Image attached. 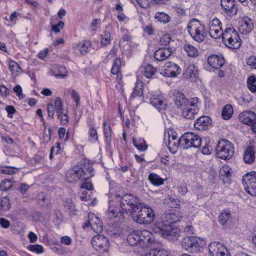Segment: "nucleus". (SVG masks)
<instances>
[{
	"instance_id": "obj_1",
	"label": "nucleus",
	"mask_w": 256,
	"mask_h": 256,
	"mask_svg": "<svg viewBox=\"0 0 256 256\" xmlns=\"http://www.w3.org/2000/svg\"><path fill=\"white\" fill-rule=\"evenodd\" d=\"M94 176L92 164L84 162L74 166L69 170L66 174V178L69 182H74L80 179L87 180Z\"/></svg>"
},
{
	"instance_id": "obj_2",
	"label": "nucleus",
	"mask_w": 256,
	"mask_h": 256,
	"mask_svg": "<svg viewBox=\"0 0 256 256\" xmlns=\"http://www.w3.org/2000/svg\"><path fill=\"white\" fill-rule=\"evenodd\" d=\"M130 216L134 222L140 224H147L154 220L155 214L152 208L144 204H141L136 210H132Z\"/></svg>"
},
{
	"instance_id": "obj_3",
	"label": "nucleus",
	"mask_w": 256,
	"mask_h": 256,
	"mask_svg": "<svg viewBox=\"0 0 256 256\" xmlns=\"http://www.w3.org/2000/svg\"><path fill=\"white\" fill-rule=\"evenodd\" d=\"M188 31L191 37L198 42L204 41L207 35L204 24L196 18L192 19L187 26Z\"/></svg>"
},
{
	"instance_id": "obj_4",
	"label": "nucleus",
	"mask_w": 256,
	"mask_h": 256,
	"mask_svg": "<svg viewBox=\"0 0 256 256\" xmlns=\"http://www.w3.org/2000/svg\"><path fill=\"white\" fill-rule=\"evenodd\" d=\"M222 42L226 46L235 50L239 48L242 44L238 32L233 27H228L224 30Z\"/></svg>"
},
{
	"instance_id": "obj_5",
	"label": "nucleus",
	"mask_w": 256,
	"mask_h": 256,
	"mask_svg": "<svg viewBox=\"0 0 256 256\" xmlns=\"http://www.w3.org/2000/svg\"><path fill=\"white\" fill-rule=\"evenodd\" d=\"M205 244V242L197 236H186L182 238L181 241L182 248L188 252L191 253L200 252Z\"/></svg>"
},
{
	"instance_id": "obj_6",
	"label": "nucleus",
	"mask_w": 256,
	"mask_h": 256,
	"mask_svg": "<svg viewBox=\"0 0 256 256\" xmlns=\"http://www.w3.org/2000/svg\"><path fill=\"white\" fill-rule=\"evenodd\" d=\"M216 152L218 158L224 160H230L234 154V145L230 141L222 139L218 142Z\"/></svg>"
},
{
	"instance_id": "obj_7",
	"label": "nucleus",
	"mask_w": 256,
	"mask_h": 256,
	"mask_svg": "<svg viewBox=\"0 0 256 256\" xmlns=\"http://www.w3.org/2000/svg\"><path fill=\"white\" fill-rule=\"evenodd\" d=\"M202 142L200 136L192 132H188L184 134L178 140L179 146L183 148H198Z\"/></svg>"
},
{
	"instance_id": "obj_8",
	"label": "nucleus",
	"mask_w": 256,
	"mask_h": 256,
	"mask_svg": "<svg viewBox=\"0 0 256 256\" xmlns=\"http://www.w3.org/2000/svg\"><path fill=\"white\" fill-rule=\"evenodd\" d=\"M120 204L122 210L130 216L132 210H136L142 204L132 194H126L120 197Z\"/></svg>"
},
{
	"instance_id": "obj_9",
	"label": "nucleus",
	"mask_w": 256,
	"mask_h": 256,
	"mask_svg": "<svg viewBox=\"0 0 256 256\" xmlns=\"http://www.w3.org/2000/svg\"><path fill=\"white\" fill-rule=\"evenodd\" d=\"M242 184L246 191L252 196L256 194V172H248L243 176Z\"/></svg>"
},
{
	"instance_id": "obj_10",
	"label": "nucleus",
	"mask_w": 256,
	"mask_h": 256,
	"mask_svg": "<svg viewBox=\"0 0 256 256\" xmlns=\"http://www.w3.org/2000/svg\"><path fill=\"white\" fill-rule=\"evenodd\" d=\"M92 244L95 250L100 254L108 250V238L103 235L94 236L92 240Z\"/></svg>"
},
{
	"instance_id": "obj_11",
	"label": "nucleus",
	"mask_w": 256,
	"mask_h": 256,
	"mask_svg": "<svg viewBox=\"0 0 256 256\" xmlns=\"http://www.w3.org/2000/svg\"><path fill=\"white\" fill-rule=\"evenodd\" d=\"M208 252L210 256H230L227 249L219 242H210Z\"/></svg>"
},
{
	"instance_id": "obj_12",
	"label": "nucleus",
	"mask_w": 256,
	"mask_h": 256,
	"mask_svg": "<svg viewBox=\"0 0 256 256\" xmlns=\"http://www.w3.org/2000/svg\"><path fill=\"white\" fill-rule=\"evenodd\" d=\"M181 68L179 66L174 62H166L160 74L166 77L175 78L180 74Z\"/></svg>"
},
{
	"instance_id": "obj_13",
	"label": "nucleus",
	"mask_w": 256,
	"mask_h": 256,
	"mask_svg": "<svg viewBox=\"0 0 256 256\" xmlns=\"http://www.w3.org/2000/svg\"><path fill=\"white\" fill-rule=\"evenodd\" d=\"M239 120L244 124L250 126L252 131L256 133V114L252 111H245L238 116Z\"/></svg>"
},
{
	"instance_id": "obj_14",
	"label": "nucleus",
	"mask_w": 256,
	"mask_h": 256,
	"mask_svg": "<svg viewBox=\"0 0 256 256\" xmlns=\"http://www.w3.org/2000/svg\"><path fill=\"white\" fill-rule=\"evenodd\" d=\"M171 98L178 108L182 109L184 108L189 104V101L184 94L180 91L174 90L172 92Z\"/></svg>"
},
{
	"instance_id": "obj_15",
	"label": "nucleus",
	"mask_w": 256,
	"mask_h": 256,
	"mask_svg": "<svg viewBox=\"0 0 256 256\" xmlns=\"http://www.w3.org/2000/svg\"><path fill=\"white\" fill-rule=\"evenodd\" d=\"M220 4L225 14L232 17L238 12L234 0H220Z\"/></svg>"
},
{
	"instance_id": "obj_16",
	"label": "nucleus",
	"mask_w": 256,
	"mask_h": 256,
	"mask_svg": "<svg viewBox=\"0 0 256 256\" xmlns=\"http://www.w3.org/2000/svg\"><path fill=\"white\" fill-rule=\"evenodd\" d=\"M140 246L148 247L154 241V235L147 230H139Z\"/></svg>"
},
{
	"instance_id": "obj_17",
	"label": "nucleus",
	"mask_w": 256,
	"mask_h": 256,
	"mask_svg": "<svg viewBox=\"0 0 256 256\" xmlns=\"http://www.w3.org/2000/svg\"><path fill=\"white\" fill-rule=\"evenodd\" d=\"M88 224L92 230L96 233L102 231V224L100 218L94 214H89L88 216Z\"/></svg>"
},
{
	"instance_id": "obj_18",
	"label": "nucleus",
	"mask_w": 256,
	"mask_h": 256,
	"mask_svg": "<svg viewBox=\"0 0 256 256\" xmlns=\"http://www.w3.org/2000/svg\"><path fill=\"white\" fill-rule=\"evenodd\" d=\"M108 218L114 222H120L123 217L122 212L118 206H110L106 212Z\"/></svg>"
},
{
	"instance_id": "obj_19",
	"label": "nucleus",
	"mask_w": 256,
	"mask_h": 256,
	"mask_svg": "<svg viewBox=\"0 0 256 256\" xmlns=\"http://www.w3.org/2000/svg\"><path fill=\"white\" fill-rule=\"evenodd\" d=\"M254 28V24L252 20L246 17L242 18L239 26V32L242 34H247L250 32Z\"/></svg>"
},
{
	"instance_id": "obj_20",
	"label": "nucleus",
	"mask_w": 256,
	"mask_h": 256,
	"mask_svg": "<svg viewBox=\"0 0 256 256\" xmlns=\"http://www.w3.org/2000/svg\"><path fill=\"white\" fill-rule=\"evenodd\" d=\"M172 54L171 48H161L157 50L154 53V58L158 61H163L170 57Z\"/></svg>"
},
{
	"instance_id": "obj_21",
	"label": "nucleus",
	"mask_w": 256,
	"mask_h": 256,
	"mask_svg": "<svg viewBox=\"0 0 256 256\" xmlns=\"http://www.w3.org/2000/svg\"><path fill=\"white\" fill-rule=\"evenodd\" d=\"M181 216H179V212L176 211L174 212H168L166 214L163 218L162 226H171V224L180 220Z\"/></svg>"
},
{
	"instance_id": "obj_22",
	"label": "nucleus",
	"mask_w": 256,
	"mask_h": 256,
	"mask_svg": "<svg viewBox=\"0 0 256 256\" xmlns=\"http://www.w3.org/2000/svg\"><path fill=\"white\" fill-rule=\"evenodd\" d=\"M150 104L158 111L165 110L167 102L165 98L161 96H154L150 99Z\"/></svg>"
},
{
	"instance_id": "obj_23",
	"label": "nucleus",
	"mask_w": 256,
	"mask_h": 256,
	"mask_svg": "<svg viewBox=\"0 0 256 256\" xmlns=\"http://www.w3.org/2000/svg\"><path fill=\"white\" fill-rule=\"evenodd\" d=\"M160 230L162 236L168 240H174L177 239L178 236L177 229L172 228L170 226L164 227L162 226L160 228Z\"/></svg>"
},
{
	"instance_id": "obj_24",
	"label": "nucleus",
	"mask_w": 256,
	"mask_h": 256,
	"mask_svg": "<svg viewBox=\"0 0 256 256\" xmlns=\"http://www.w3.org/2000/svg\"><path fill=\"white\" fill-rule=\"evenodd\" d=\"M208 62L212 68L218 70L223 66L224 60L222 56L212 54L208 58Z\"/></svg>"
},
{
	"instance_id": "obj_25",
	"label": "nucleus",
	"mask_w": 256,
	"mask_h": 256,
	"mask_svg": "<svg viewBox=\"0 0 256 256\" xmlns=\"http://www.w3.org/2000/svg\"><path fill=\"white\" fill-rule=\"evenodd\" d=\"M172 133V136H170V133L168 132V144H167V142H166V135L164 136V142L166 144V146L168 148L169 150L172 154L175 153L176 152L177 148L178 146V142H176V136L174 135L172 132L170 131Z\"/></svg>"
},
{
	"instance_id": "obj_26",
	"label": "nucleus",
	"mask_w": 256,
	"mask_h": 256,
	"mask_svg": "<svg viewBox=\"0 0 256 256\" xmlns=\"http://www.w3.org/2000/svg\"><path fill=\"white\" fill-rule=\"evenodd\" d=\"M211 124V119L208 116H202L198 118L194 124V127L196 129L202 130L204 127L208 126Z\"/></svg>"
},
{
	"instance_id": "obj_27",
	"label": "nucleus",
	"mask_w": 256,
	"mask_h": 256,
	"mask_svg": "<svg viewBox=\"0 0 256 256\" xmlns=\"http://www.w3.org/2000/svg\"><path fill=\"white\" fill-rule=\"evenodd\" d=\"M184 75L185 78L196 81L198 78V72L194 64H190L186 68Z\"/></svg>"
},
{
	"instance_id": "obj_28",
	"label": "nucleus",
	"mask_w": 256,
	"mask_h": 256,
	"mask_svg": "<svg viewBox=\"0 0 256 256\" xmlns=\"http://www.w3.org/2000/svg\"><path fill=\"white\" fill-rule=\"evenodd\" d=\"M181 110H182V116L184 118L190 120L194 118L195 116L197 114L198 111L197 108H191L188 106V105Z\"/></svg>"
},
{
	"instance_id": "obj_29",
	"label": "nucleus",
	"mask_w": 256,
	"mask_h": 256,
	"mask_svg": "<svg viewBox=\"0 0 256 256\" xmlns=\"http://www.w3.org/2000/svg\"><path fill=\"white\" fill-rule=\"evenodd\" d=\"M92 44L90 41L86 40L78 44L76 48L82 54L85 55L90 52Z\"/></svg>"
},
{
	"instance_id": "obj_30",
	"label": "nucleus",
	"mask_w": 256,
	"mask_h": 256,
	"mask_svg": "<svg viewBox=\"0 0 256 256\" xmlns=\"http://www.w3.org/2000/svg\"><path fill=\"white\" fill-rule=\"evenodd\" d=\"M243 159L244 162L248 164H252L254 162L255 157L253 148L252 146L248 147L244 152Z\"/></svg>"
},
{
	"instance_id": "obj_31",
	"label": "nucleus",
	"mask_w": 256,
	"mask_h": 256,
	"mask_svg": "<svg viewBox=\"0 0 256 256\" xmlns=\"http://www.w3.org/2000/svg\"><path fill=\"white\" fill-rule=\"evenodd\" d=\"M139 230H134L130 233L128 236V242L131 246H140V241L139 238Z\"/></svg>"
},
{
	"instance_id": "obj_32",
	"label": "nucleus",
	"mask_w": 256,
	"mask_h": 256,
	"mask_svg": "<svg viewBox=\"0 0 256 256\" xmlns=\"http://www.w3.org/2000/svg\"><path fill=\"white\" fill-rule=\"evenodd\" d=\"M53 76L58 78H62L66 76V69L64 67L60 66H55L51 70Z\"/></svg>"
},
{
	"instance_id": "obj_33",
	"label": "nucleus",
	"mask_w": 256,
	"mask_h": 256,
	"mask_svg": "<svg viewBox=\"0 0 256 256\" xmlns=\"http://www.w3.org/2000/svg\"><path fill=\"white\" fill-rule=\"evenodd\" d=\"M184 48L190 57L196 58L198 55V49L190 44H185L184 45Z\"/></svg>"
},
{
	"instance_id": "obj_34",
	"label": "nucleus",
	"mask_w": 256,
	"mask_h": 256,
	"mask_svg": "<svg viewBox=\"0 0 256 256\" xmlns=\"http://www.w3.org/2000/svg\"><path fill=\"white\" fill-rule=\"evenodd\" d=\"M110 28L111 26L110 25L106 26L104 34L101 36V44L102 46H106L110 43L111 36L110 32L109 30V29Z\"/></svg>"
},
{
	"instance_id": "obj_35",
	"label": "nucleus",
	"mask_w": 256,
	"mask_h": 256,
	"mask_svg": "<svg viewBox=\"0 0 256 256\" xmlns=\"http://www.w3.org/2000/svg\"><path fill=\"white\" fill-rule=\"evenodd\" d=\"M121 68V61L120 58H116L113 62L111 72L114 75H117V78L120 79L122 74H120Z\"/></svg>"
},
{
	"instance_id": "obj_36",
	"label": "nucleus",
	"mask_w": 256,
	"mask_h": 256,
	"mask_svg": "<svg viewBox=\"0 0 256 256\" xmlns=\"http://www.w3.org/2000/svg\"><path fill=\"white\" fill-rule=\"evenodd\" d=\"M231 218V214L229 210H223L218 216V222L220 224L224 226Z\"/></svg>"
},
{
	"instance_id": "obj_37",
	"label": "nucleus",
	"mask_w": 256,
	"mask_h": 256,
	"mask_svg": "<svg viewBox=\"0 0 256 256\" xmlns=\"http://www.w3.org/2000/svg\"><path fill=\"white\" fill-rule=\"evenodd\" d=\"M209 34L210 36L215 39L222 38L224 35L222 27L214 28L212 27L209 28Z\"/></svg>"
},
{
	"instance_id": "obj_38",
	"label": "nucleus",
	"mask_w": 256,
	"mask_h": 256,
	"mask_svg": "<svg viewBox=\"0 0 256 256\" xmlns=\"http://www.w3.org/2000/svg\"><path fill=\"white\" fill-rule=\"evenodd\" d=\"M143 83L140 80H138L136 83L134 91L131 94L130 98L136 96H141L143 94L142 90Z\"/></svg>"
},
{
	"instance_id": "obj_39",
	"label": "nucleus",
	"mask_w": 256,
	"mask_h": 256,
	"mask_svg": "<svg viewBox=\"0 0 256 256\" xmlns=\"http://www.w3.org/2000/svg\"><path fill=\"white\" fill-rule=\"evenodd\" d=\"M148 179L154 186H159L164 184V180L158 175L154 173L150 174L148 176Z\"/></svg>"
},
{
	"instance_id": "obj_40",
	"label": "nucleus",
	"mask_w": 256,
	"mask_h": 256,
	"mask_svg": "<svg viewBox=\"0 0 256 256\" xmlns=\"http://www.w3.org/2000/svg\"><path fill=\"white\" fill-rule=\"evenodd\" d=\"M132 142L134 146L139 150L145 151L148 148L146 141L143 138H140L136 140V138H133Z\"/></svg>"
},
{
	"instance_id": "obj_41",
	"label": "nucleus",
	"mask_w": 256,
	"mask_h": 256,
	"mask_svg": "<svg viewBox=\"0 0 256 256\" xmlns=\"http://www.w3.org/2000/svg\"><path fill=\"white\" fill-rule=\"evenodd\" d=\"M142 68L144 76L148 78H151L156 72V68L151 64H147Z\"/></svg>"
},
{
	"instance_id": "obj_42",
	"label": "nucleus",
	"mask_w": 256,
	"mask_h": 256,
	"mask_svg": "<svg viewBox=\"0 0 256 256\" xmlns=\"http://www.w3.org/2000/svg\"><path fill=\"white\" fill-rule=\"evenodd\" d=\"M233 114V108L231 104H226L222 110V116L224 120L230 119Z\"/></svg>"
},
{
	"instance_id": "obj_43",
	"label": "nucleus",
	"mask_w": 256,
	"mask_h": 256,
	"mask_svg": "<svg viewBox=\"0 0 256 256\" xmlns=\"http://www.w3.org/2000/svg\"><path fill=\"white\" fill-rule=\"evenodd\" d=\"M248 90L252 92H256V77L254 76H250L246 81Z\"/></svg>"
},
{
	"instance_id": "obj_44",
	"label": "nucleus",
	"mask_w": 256,
	"mask_h": 256,
	"mask_svg": "<svg viewBox=\"0 0 256 256\" xmlns=\"http://www.w3.org/2000/svg\"><path fill=\"white\" fill-rule=\"evenodd\" d=\"M154 18L158 21L164 24L167 23L170 20V16L168 15L163 12H156Z\"/></svg>"
},
{
	"instance_id": "obj_45",
	"label": "nucleus",
	"mask_w": 256,
	"mask_h": 256,
	"mask_svg": "<svg viewBox=\"0 0 256 256\" xmlns=\"http://www.w3.org/2000/svg\"><path fill=\"white\" fill-rule=\"evenodd\" d=\"M10 208V202L8 196L2 198L0 202V210L7 211Z\"/></svg>"
},
{
	"instance_id": "obj_46",
	"label": "nucleus",
	"mask_w": 256,
	"mask_h": 256,
	"mask_svg": "<svg viewBox=\"0 0 256 256\" xmlns=\"http://www.w3.org/2000/svg\"><path fill=\"white\" fill-rule=\"evenodd\" d=\"M103 126L104 129V134L105 138H106V142L108 143H110L112 138V132L110 126L108 124H107L106 122H104Z\"/></svg>"
},
{
	"instance_id": "obj_47",
	"label": "nucleus",
	"mask_w": 256,
	"mask_h": 256,
	"mask_svg": "<svg viewBox=\"0 0 256 256\" xmlns=\"http://www.w3.org/2000/svg\"><path fill=\"white\" fill-rule=\"evenodd\" d=\"M62 105L60 98L57 97L55 100L54 108H56V114L58 116H60L62 114L63 111Z\"/></svg>"
},
{
	"instance_id": "obj_48",
	"label": "nucleus",
	"mask_w": 256,
	"mask_h": 256,
	"mask_svg": "<svg viewBox=\"0 0 256 256\" xmlns=\"http://www.w3.org/2000/svg\"><path fill=\"white\" fill-rule=\"evenodd\" d=\"M146 256H168L167 252L163 250H152Z\"/></svg>"
},
{
	"instance_id": "obj_49",
	"label": "nucleus",
	"mask_w": 256,
	"mask_h": 256,
	"mask_svg": "<svg viewBox=\"0 0 256 256\" xmlns=\"http://www.w3.org/2000/svg\"><path fill=\"white\" fill-rule=\"evenodd\" d=\"M170 40L171 38L169 34H164L160 38V44L162 46H167L169 45Z\"/></svg>"
},
{
	"instance_id": "obj_50",
	"label": "nucleus",
	"mask_w": 256,
	"mask_h": 256,
	"mask_svg": "<svg viewBox=\"0 0 256 256\" xmlns=\"http://www.w3.org/2000/svg\"><path fill=\"white\" fill-rule=\"evenodd\" d=\"M8 67L12 74L18 72V70L20 68L19 65L14 60H11L9 62Z\"/></svg>"
},
{
	"instance_id": "obj_51",
	"label": "nucleus",
	"mask_w": 256,
	"mask_h": 256,
	"mask_svg": "<svg viewBox=\"0 0 256 256\" xmlns=\"http://www.w3.org/2000/svg\"><path fill=\"white\" fill-rule=\"evenodd\" d=\"M28 250L37 254H41L44 252V248L41 245L32 244L28 247Z\"/></svg>"
},
{
	"instance_id": "obj_52",
	"label": "nucleus",
	"mask_w": 256,
	"mask_h": 256,
	"mask_svg": "<svg viewBox=\"0 0 256 256\" xmlns=\"http://www.w3.org/2000/svg\"><path fill=\"white\" fill-rule=\"evenodd\" d=\"M12 186V182L6 179L2 180L0 184V190H8Z\"/></svg>"
},
{
	"instance_id": "obj_53",
	"label": "nucleus",
	"mask_w": 256,
	"mask_h": 256,
	"mask_svg": "<svg viewBox=\"0 0 256 256\" xmlns=\"http://www.w3.org/2000/svg\"><path fill=\"white\" fill-rule=\"evenodd\" d=\"M230 170L231 168L228 165H224L220 170V174L228 177L230 175Z\"/></svg>"
},
{
	"instance_id": "obj_54",
	"label": "nucleus",
	"mask_w": 256,
	"mask_h": 256,
	"mask_svg": "<svg viewBox=\"0 0 256 256\" xmlns=\"http://www.w3.org/2000/svg\"><path fill=\"white\" fill-rule=\"evenodd\" d=\"M72 98L76 102V107L78 108L80 104V96L78 93L74 90H72Z\"/></svg>"
},
{
	"instance_id": "obj_55",
	"label": "nucleus",
	"mask_w": 256,
	"mask_h": 256,
	"mask_svg": "<svg viewBox=\"0 0 256 256\" xmlns=\"http://www.w3.org/2000/svg\"><path fill=\"white\" fill-rule=\"evenodd\" d=\"M222 24L220 20L217 18H214L212 20L209 22L208 26L209 28L212 27H222Z\"/></svg>"
},
{
	"instance_id": "obj_56",
	"label": "nucleus",
	"mask_w": 256,
	"mask_h": 256,
	"mask_svg": "<svg viewBox=\"0 0 256 256\" xmlns=\"http://www.w3.org/2000/svg\"><path fill=\"white\" fill-rule=\"evenodd\" d=\"M47 112L48 116L50 118H54V106L52 102L48 103L47 105Z\"/></svg>"
},
{
	"instance_id": "obj_57",
	"label": "nucleus",
	"mask_w": 256,
	"mask_h": 256,
	"mask_svg": "<svg viewBox=\"0 0 256 256\" xmlns=\"http://www.w3.org/2000/svg\"><path fill=\"white\" fill-rule=\"evenodd\" d=\"M178 192L181 195H185L188 192L186 185L182 184L176 188Z\"/></svg>"
},
{
	"instance_id": "obj_58",
	"label": "nucleus",
	"mask_w": 256,
	"mask_h": 256,
	"mask_svg": "<svg viewBox=\"0 0 256 256\" xmlns=\"http://www.w3.org/2000/svg\"><path fill=\"white\" fill-rule=\"evenodd\" d=\"M100 20L98 18L94 19L92 21L90 25L91 30L94 32L96 31L97 30L98 26L100 24Z\"/></svg>"
},
{
	"instance_id": "obj_59",
	"label": "nucleus",
	"mask_w": 256,
	"mask_h": 256,
	"mask_svg": "<svg viewBox=\"0 0 256 256\" xmlns=\"http://www.w3.org/2000/svg\"><path fill=\"white\" fill-rule=\"evenodd\" d=\"M15 170H17L14 167H5L2 170V172L4 174H12L15 173Z\"/></svg>"
},
{
	"instance_id": "obj_60",
	"label": "nucleus",
	"mask_w": 256,
	"mask_h": 256,
	"mask_svg": "<svg viewBox=\"0 0 256 256\" xmlns=\"http://www.w3.org/2000/svg\"><path fill=\"white\" fill-rule=\"evenodd\" d=\"M212 148L209 142H206L202 148V152L204 154H210L211 153Z\"/></svg>"
},
{
	"instance_id": "obj_61",
	"label": "nucleus",
	"mask_w": 256,
	"mask_h": 256,
	"mask_svg": "<svg viewBox=\"0 0 256 256\" xmlns=\"http://www.w3.org/2000/svg\"><path fill=\"white\" fill-rule=\"evenodd\" d=\"M80 188L82 190H93L94 187L92 183L90 182H84L80 186Z\"/></svg>"
},
{
	"instance_id": "obj_62",
	"label": "nucleus",
	"mask_w": 256,
	"mask_h": 256,
	"mask_svg": "<svg viewBox=\"0 0 256 256\" xmlns=\"http://www.w3.org/2000/svg\"><path fill=\"white\" fill-rule=\"evenodd\" d=\"M14 92H16V96H18L20 99L23 98V96L22 94V87L20 85H16L14 87Z\"/></svg>"
},
{
	"instance_id": "obj_63",
	"label": "nucleus",
	"mask_w": 256,
	"mask_h": 256,
	"mask_svg": "<svg viewBox=\"0 0 256 256\" xmlns=\"http://www.w3.org/2000/svg\"><path fill=\"white\" fill-rule=\"evenodd\" d=\"M64 26V22L62 21H60L56 24L53 25L52 30L56 32H60V28H62Z\"/></svg>"
},
{
	"instance_id": "obj_64",
	"label": "nucleus",
	"mask_w": 256,
	"mask_h": 256,
	"mask_svg": "<svg viewBox=\"0 0 256 256\" xmlns=\"http://www.w3.org/2000/svg\"><path fill=\"white\" fill-rule=\"evenodd\" d=\"M248 65L251 66L252 68L256 69V58L254 56L250 57L246 61Z\"/></svg>"
}]
</instances>
